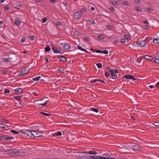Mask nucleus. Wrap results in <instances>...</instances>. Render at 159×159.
<instances>
[{"label": "nucleus", "mask_w": 159, "mask_h": 159, "mask_svg": "<svg viewBox=\"0 0 159 159\" xmlns=\"http://www.w3.org/2000/svg\"><path fill=\"white\" fill-rule=\"evenodd\" d=\"M21 7V5H17L16 6V8L18 9H20Z\"/></svg>", "instance_id": "nucleus-60"}, {"label": "nucleus", "mask_w": 159, "mask_h": 159, "mask_svg": "<svg viewBox=\"0 0 159 159\" xmlns=\"http://www.w3.org/2000/svg\"><path fill=\"white\" fill-rule=\"evenodd\" d=\"M74 34L75 35H79L81 34L80 32L78 30H75L74 32Z\"/></svg>", "instance_id": "nucleus-25"}, {"label": "nucleus", "mask_w": 159, "mask_h": 159, "mask_svg": "<svg viewBox=\"0 0 159 159\" xmlns=\"http://www.w3.org/2000/svg\"><path fill=\"white\" fill-rule=\"evenodd\" d=\"M47 20V19L46 18H43L42 20V23H45L46 20Z\"/></svg>", "instance_id": "nucleus-48"}, {"label": "nucleus", "mask_w": 159, "mask_h": 159, "mask_svg": "<svg viewBox=\"0 0 159 159\" xmlns=\"http://www.w3.org/2000/svg\"><path fill=\"white\" fill-rule=\"evenodd\" d=\"M81 15L79 12H76L74 15V18L76 19L80 18L81 17Z\"/></svg>", "instance_id": "nucleus-10"}, {"label": "nucleus", "mask_w": 159, "mask_h": 159, "mask_svg": "<svg viewBox=\"0 0 159 159\" xmlns=\"http://www.w3.org/2000/svg\"><path fill=\"white\" fill-rule=\"evenodd\" d=\"M61 8L62 9L63 11H65V10L66 9L67 7H65L63 6H60Z\"/></svg>", "instance_id": "nucleus-56"}, {"label": "nucleus", "mask_w": 159, "mask_h": 159, "mask_svg": "<svg viewBox=\"0 0 159 159\" xmlns=\"http://www.w3.org/2000/svg\"><path fill=\"white\" fill-rule=\"evenodd\" d=\"M89 156L88 155L82 156L81 159H89Z\"/></svg>", "instance_id": "nucleus-32"}, {"label": "nucleus", "mask_w": 159, "mask_h": 159, "mask_svg": "<svg viewBox=\"0 0 159 159\" xmlns=\"http://www.w3.org/2000/svg\"><path fill=\"white\" fill-rule=\"evenodd\" d=\"M9 8V7L7 6L4 7V9L6 10H8Z\"/></svg>", "instance_id": "nucleus-62"}, {"label": "nucleus", "mask_w": 159, "mask_h": 159, "mask_svg": "<svg viewBox=\"0 0 159 159\" xmlns=\"http://www.w3.org/2000/svg\"><path fill=\"white\" fill-rule=\"evenodd\" d=\"M59 60L61 61H66L67 60V58L63 56L60 55L59 56Z\"/></svg>", "instance_id": "nucleus-12"}, {"label": "nucleus", "mask_w": 159, "mask_h": 159, "mask_svg": "<svg viewBox=\"0 0 159 159\" xmlns=\"http://www.w3.org/2000/svg\"><path fill=\"white\" fill-rule=\"evenodd\" d=\"M2 61L4 62H7L9 61V60L7 58H4L3 59Z\"/></svg>", "instance_id": "nucleus-47"}, {"label": "nucleus", "mask_w": 159, "mask_h": 159, "mask_svg": "<svg viewBox=\"0 0 159 159\" xmlns=\"http://www.w3.org/2000/svg\"><path fill=\"white\" fill-rule=\"evenodd\" d=\"M77 48L79 50H81L82 51H84V52H88V51H87L85 49H84L82 48L81 47H80V46H77Z\"/></svg>", "instance_id": "nucleus-23"}, {"label": "nucleus", "mask_w": 159, "mask_h": 159, "mask_svg": "<svg viewBox=\"0 0 159 159\" xmlns=\"http://www.w3.org/2000/svg\"><path fill=\"white\" fill-rule=\"evenodd\" d=\"M153 42L154 43L157 44L159 43V39L154 38L153 39Z\"/></svg>", "instance_id": "nucleus-22"}, {"label": "nucleus", "mask_w": 159, "mask_h": 159, "mask_svg": "<svg viewBox=\"0 0 159 159\" xmlns=\"http://www.w3.org/2000/svg\"><path fill=\"white\" fill-rule=\"evenodd\" d=\"M83 39L85 41H89L90 40L88 37H86L83 38Z\"/></svg>", "instance_id": "nucleus-44"}, {"label": "nucleus", "mask_w": 159, "mask_h": 159, "mask_svg": "<svg viewBox=\"0 0 159 159\" xmlns=\"http://www.w3.org/2000/svg\"><path fill=\"white\" fill-rule=\"evenodd\" d=\"M122 78H126L127 79H132L134 80H136L139 79L134 78L133 76L130 75H124Z\"/></svg>", "instance_id": "nucleus-9"}, {"label": "nucleus", "mask_w": 159, "mask_h": 159, "mask_svg": "<svg viewBox=\"0 0 159 159\" xmlns=\"http://www.w3.org/2000/svg\"><path fill=\"white\" fill-rule=\"evenodd\" d=\"M136 43L139 47H142L145 45L146 41L145 40H141L137 42Z\"/></svg>", "instance_id": "nucleus-4"}, {"label": "nucleus", "mask_w": 159, "mask_h": 159, "mask_svg": "<svg viewBox=\"0 0 159 159\" xmlns=\"http://www.w3.org/2000/svg\"><path fill=\"white\" fill-rule=\"evenodd\" d=\"M33 133L34 134V138H38L42 135V133L41 132H37L34 131H33Z\"/></svg>", "instance_id": "nucleus-8"}, {"label": "nucleus", "mask_w": 159, "mask_h": 159, "mask_svg": "<svg viewBox=\"0 0 159 159\" xmlns=\"http://www.w3.org/2000/svg\"><path fill=\"white\" fill-rule=\"evenodd\" d=\"M41 77L40 76H38V77H35V78H33L32 79L33 80H35V81H38L41 78Z\"/></svg>", "instance_id": "nucleus-30"}, {"label": "nucleus", "mask_w": 159, "mask_h": 159, "mask_svg": "<svg viewBox=\"0 0 159 159\" xmlns=\"http://www.w3.org/2000/svg\"><path fill=\"white\" fill-rule=\"evenodd\" d=\"M43 115H44L46 116H50L51 115V114H49V113H43Z\"/></svg>", "instance_id": "nucleus-61"}, {"label": "nucleus", "mask_w": 159, "mask_h": 159, "mask_svg": "<svg viewBox=\"0 0 159 159\" xmlns=\"http://www.w3.org/2000/svg\"><path fill=\"white\" fill-rule=\"evenodd\" d=\"M125 39H121L120 40V41L122 43H125Z\"/></svg>", "instance_id": "nucleus-59"}, {"label": "nucleus", "mask_w": 159, "mask_h": 159, "mask_svg": "<svg viewBox=\"0 0 159 159\" xmlns=\"http://www.w3.org/2000/svg\"><path fill=\"white\" fill-rule=\"evenodd\" d=\"M5 93H10V91L9 89H6L4 90V91Z\"/></svg>", "instance_id": "nucleus-57"}, {"label": "nucleus", "mask_w": 159, "mask_h": 159, "mask_svg": "<svg viewBox=\"0 0 159 159\" xmlns=\"http://www.w3.org/2000/svg\"><path fill=\"white\" fill-rule=\"evenodd\" d=\"M91 110L92 111H94L96 113H98L99 112V110L98 109H96L94 108H92L91 109Z\"/></svg>", "instance_id": "nucleus-26"}, {"label": "nucleus", "mask_w": 159, "mask_h": 159, "mask_svg": "<svg viewBox=\"0 0 159 159\" xmlns=\"http://www.w3.org/2000/svg\"><path fill=\"white\" fill-rule=\"evenodd\" d=\"M111 2L112 4L114 5H117L118 4V2L114 0L112 1H111Z\"/></svg>", "instance_id": "nucleus-31"}, {"label": "nucleus", "mask_w": 159, "mask_h": 159, "mask_svg": "<svg viewBox=\"0 0 159 159\" xmlns=\"http://www.w3.org/2000/svg\"><path fill=\"white\" fill-rule=\"evenodd\" d=\"M111 75H112V77L111 76L109 79L110 80L111 79H116L117 78V74H118V71L116 69L112 70V71H111L110 73Z\"/></svg>", "instance_id": "nucleus-2"}, {"label": "nucleus", "mask_w": 159, "mask_h": 159, "mask_svg": "<svg viewBox=\"0 0 159 159\" xmlns=\"http://www.w3.org/2000/svg\"><path fill=\"white\" fill-rule=\"evenodd\" d=\"M124 37L125 38L128 40H130V37L129 35L127 34H126L125 35Z\"/></svg>", "instance_id": "nucleus-28"}, {"label": "nucleus", "mask_w": 159, "mask_h": 159, "mask_svg": "<svg viewBox=\"0 0 159 159\" xmlns=\"http://www.w3.org/2000/svg\"><path fill=\"white\" fill-rule=\"evenodd\" d=\"M144 58L151 61H152L153 60V58L152 57L148 55L145 56Z\"/></svg>", "instance_id": "nucleus-13"}, {"label": "nucleus", "mask_w": 159, "mask_h": 159, "mask_svg": "<svg viewBox=\"0 0 159 159\" xmlns=\"http://www.w3.org/2000/svg\"><path fill=\"white\" fill-rule=\"evenodd\" d=\"M50 50V47H48L45 48V51L48 52Z\"/></svg>", "instance_id": "nucleus-37"}, {"label": "nucleus", "mask_w": 159, "mask_h": 159, "mask_svg": "<svg viewBox=\"0 0 159 159\" xmlns=\"http://www.w3.org/2000/svg\"><path fill=\"white\" fill-rule=\"evenodd\" d=\"M76 158L78 159H81L82 158V155H80L79 154H77L75 155Z\"/></svg>", "instance_id": "nucleus-41"}, {"label": "nucleus", "mask_w": 159, "mask_h": 159, "mask_svg": "<svg viewBox=\"0 0 159 159\" xmlns=\"http://www.w3.org/2000/svg\"><path fill=\"white\" fill-rule=\"evenodd\" d=\"M13 150H15V151H12L9 152L8 153V155L9 156H14L15 155L19 156L20 155V152L19 151H16V150L15 149H10L7 150H3L2 152H10L12 151Z\"/></svg>", "instance_id": "nucleus-1"}, {"label": "nucleus", "mask_w": 159, "mask_h": 159, "mask_svg": "<svg viewBox=\"0 0 159 159\" xmlns=\"http://www.w3.org/2000/svg\"><path fill=\"white\" fill-rule=\"evenodd\" d=\"M155 60L156 62L157 63H159V55H157L155 57Z\"/></svg>", "instance_id": "nucleus-18"}, {"label": "nucleus", "mask_w": 159, "mask_h": 159, "mask_svg": "<svg viewBox=\"0 0 159 159\" xmlns=\"http://www.w3.org/2000/svg\"><path fill=\"white\" fill-rule=\"evenodd\" d=\"M52 49L54 52L56 53H62V51L60 49H58L57 48L54 47H52Z\"/></svg>", "instance_id": "nucleus-7"}, {"label": "nucleus", "mask_w": 159, "mask_h": 159, "mask_svg": "<svg viewBox=\"0 0 159 159\" xmlns=\"http://www.w3.org/2000/svg\"><path fill=\"white\" fill-rule=\"evenodd\" d=\"M105 76L107 77L108 78L109 76L111 75H110L108 72L107 71H106L105 73Z\"/></svg>", "instance_id": "nucleus-39"}, {"label": "nucleus", "mask_w": 159, "mask_h": 159, "mask_svg": "<svg viewBox=\"0 0 159 159\" xmlns=\"http://www.w3.org/2000/svg\"><path fill=\"white\" fill-rule=\"evenodd\" d=\"M8 71V70H4L2 71V73L3 74H5Z\"/></svg>", "instance_id": "nucleus-63"}, {"label": "nucleus", "mask_w": 159, "mask_h": 159, "mask_svg": "<svg viewBox=\"0 0 159 159\" xmlns=\"http://www.w3.org/2000/svg\"><path fill=\"white\" fill-rule=\"evenodd\" d=\"M105 159H115L114 158H111L110 157H105Z\"/></svg>", "instance_id": "nucleus-64"}, {"label": "nucleus", "mask_w": 159, "mask_h": 159, "mask_svg": "<svg viewBox=\"0 0 159 159\" xmlns=\"http://www.w3.org/2000/svg\"><path fill=\"white\" fill-rule=\"evenodd\" d=\"M102 53L104 54H108V52L107 50H105L102 51Z\"/></svg>", "instance_id": "nucleus-46"}, {"label": "nucleus", "mask_w": 159, "mask_h": 159, "mask_svg": "<svg viewBox=\"0 0 159 159\" xmlns=\"http://www.w3.org/2000/svg\"><path fill=\"white\" fill-rule=\"evenodd\" d=\"M62 135V134L61 132H58L57 133V135L61 136Z\"/></svg>", "instance_id": "nucleus-58"}, {"label": "nucleus", "mask_w": 159, "mask_h": 159, "mask_svg": "<svg viewBox=\"0 0 159 159\" xmlns=\"http://www.w3.org/2000/svg\"><path fill=\"white\" fill-rule=\"evenodd\" d=\"M57 25H61V22L60 21H57L56 23Z\"/></svg>", "instance_id": "nucleus-53"}, {"label": "nucleus", "mask_w": 159, "mask_h": 159, "mask_svg": "<svg viewBox=\"0 0 159 159\" xmlns=\"http://www.w3.org/2000/svg\"><path fill=\"white\" fill-rule=\"evenodd\" d=\"M80 11L82 12H85V9L84 8H81L80 9Z\"/></svg>", "instance_id": "nucleus-50"}, {"label": "nucleus", "mask_w": 159, "mask_h": 159, "mask_svg": "<svg viewBox=\"0 0 159 159\" xmlns=\"http://www.w3.org/2000/svg\"><path fill=\"white\" fill-rule=\"evenodd\" d=\"M22 70L23 71H24V72H24V73H25L26 74V73L30 71V68L29 66H27L25 69H23Z\"/></svg>", "instance_id": "nucleus-15"}, {"label": "nucleus", "mask_w": 159, "mask_h": 159, "mask_svg": "<svg viewBox=\"0 0 159 159\" xmlns=\"http://www.w3.org/2000/svg\"><path fill=\"white\" fill-rule=\"evenodd\" d=\"M24 71H23L22 70V71L19 72V74L20 76H23L24 74H25V73H24Z\"/></svg>", "instance_id": "nucleus-40"}, {"label": "nucleus", "mask_w": 159, "mask_h": 159, "mask_svg": "<svg viewBox=\"0 0 159 159\" xmlns=\"http://www.w3.org/2000/svg\"><path fill=\"white\" fill-rule=\"evenodd\" d=\"M21 131L22 133L26 134V135H28L29 137H30L31 138H34V134L33 133L34 131H33L26 130V131L23 132H22V131Z\"/></svg>", "instance_id": "nucleus-3"}, {"label": "nucleus", "mask_w": 159, "mask_h": 159, "mask_svg": "<svg viewBox=\"0 0 159 159\" xmlns=\"http://www.w3.org/2000/svg\"><path fill=\"white\" fill-rule=\"evenodd\" d=\"M0 139L2 140L7 141L14 139V138L12 137H5V136L2 135L0 136Z\"/></svg>", "instance_id": "nucleus-6"}, {"label": "nucleus", "mask_w": 159, "mask_h": 159, "mask_svg": "<svg viewBox=\"0 0 159 159\" xmlns=\"http://www.w3.org/2000/svg\"><path fill=\"white\" fill-rule=\"evenodd\" d=\"M153 125L159 128V122H155L153 123Z\"/></svg>", "instance_id": "nucleus-29"}, {"label": "nucleus", "mask_w": 159, "mask_h": 159, "mask_svg": "<svg viewBox=\"0 0 159 159\" xmlns=\"http://www.w3.org/2000/svg\"><path fill=\"white\" fill-rule=\"evenodd\" d=\"M133 148L135 150H138L139 146L137 145H134L133 146Z\"/></svg>", "instance_id": "nucleus-24"}, {"label": "nucleus", "mask_w": 159, "mask_h": 159, "mask_svg": "<svg viewBox=\"0 0 159 159\" xmlns=\"http://www.w3.org/2000/svg\"><path fill=\"white\" fill-rule=\"evenodd\" d=\"M67 3L66 2H63L61 3L60 4V6H64L65 7H67Z\"/></svg>", "instance_id": "nucleus-20"}, {"label": "nucleus", "mask_w": 159, "mask_h": 159, "mask_svg": "<svg viewBox=\"0 0 159 159\" xmlns=\"http://www.w3.org/2000/svg\"><path fill=\"white\" fill-rule=\"evenodd\" d=\"M23 92V89L22 88H19L15 89V92L19 93H21Z\"/></svg>", "instance_id": "nucleus-14"}, {"label": "nucleus", "mask_w": 159, "mask_h": 159, "mask_svg": "<svg viewBox=\"0 0 159 159\" xmlns=\"http://www.w3.org/2000/svg\"><path fill=\"white\" fill-rule=\"evenodd\" d=\"M96 65L99 68H101L102 67V64L101 63H98L96 64Z\"/></svg>", "instance_id": "nucleus-33"}, {"label": "nucleus", "mask_w": 159, "mask_h": 159, "mask_svg": "<svg viewBox=\"0 0 159 159\" xmlns=\"http://www.w3.org/2000/svg\"><path fill=\"white\" fill-rule=\"evenodd\" d=\"M88 21L90 22V23L92 24H95V21L92 20H88Z\"/></svg>", "instance_id": "nucleus-51"}, {"label": "nucleus", "mask_w": 159, "mask_h": 159, "mask_svg": "<svg viewBox=\"0 0 159 159\" xmlns=\"http://www.w3.org/2000/svg\"><path fill=\"white\" fill-rule=\"evenodd\" d=\"M107 28L110 30H111L113 29V27L110 25H108L107 27Z\"/></svg>", "instance_id": "nucleus-36"}, {"label": "nucleus", "mask_w": 159, "mask_h": 159, "mask_svg": "<svg viewBox=\"0 0 159 159\" xmlns=\"http://www.w3.org/2000/svg\"><path fill=\"white\" fill-rule=\"evenodd\" d=\"M114 8L113 7H111L109 8L110 11L111 12H113L114 11Z\"/></svg>", "instance_id": "nucleus-54"}, {"label": "nucleus", "mask_w": 159, "mask_h": 159, "mask_svg": "<svg viewBox=\"0 0 159 159\" xmlns=\"http://www.w3.org/2000/svg\"><path fill=\"white\" fill-rule=\"evenodd\" d=\"M21 96H14L13 97V98L16 99L17 101H18L20 104H21V102H22V100L21 99Z\"/></svg>", "instance_id": "nucleus-11"}, {"label": "nucleus", "mask_w": 159, "mask_h": 159, "mask_svg": "<svg viewBox=\"0 0 159 159\" xmlns=\"http://www.w3.org/2000/svg\"><path fill=\"white\" fill-rule=\"evenodd\" d=\"M29 38L30 40H33L34 39V35H30L29 37Z\"/></svg>", "instance_id": "nucleus-42"}, {"label": "nucleus", "mask_w": 159, "mask_h": 159, "mask_svg": "<svg viewBox=\"0 0 159 159\" xmlns=\"http://www.w3.org/2000/svg\"><path fill=\"white\" fill-rule=\"evenodd\" d=\"M10 131L11 132L13 133L16 134H18L19 133V131H17L15 130H10Z\"/></svg>", "instance_id": "nucleus-34"}, {"label": "nucleus", "mask_w": 159, "mask_h": 159, "mask_svg": "<svg viewBox=\"0 0 159 159\" xmlns=\"http://www.w3.org/2000/svg\"><path fill=\"white\" fill-rule=\"evenodd\" d=\"M96 156H89V159H95Z\"/></svg>", "instance_id": "nucleus-35"}, {"label": "nucleus", "mask_w": 159, "mask_h": 159, "mask_svg": "<svg viewBox=\"0 0 159 159\" xmlns=\"http://www.w3.org/2000/svg\"><path fill=\"white\" fill-rule=\"evenodd\" d=\"M92 81L93 83H95L96 82H100L102 83H104V81L103 80H100V79H95V80H93V81Z\"/></svg>", "instance_id": "nucleus-19"}, {"label": "nucleus", "mask_w": 159, "mask_h": 159, "mask_svg": "<svg viewBox=\"0 0 159 159\" xmlns=\"http://www.w3.org/2000/svg\"><path fill=\"white\" fill-rule=\"evenodd\" d=\"M95 51L97 53H102V51L99 50H95Z\"/></svg>", "instance_id": "nucleus-52"}, {"label": "nucleus", "mask_w": 159, "mask_h": 159, "mask_svg": "<svg viewBox=\"0 0 159 159\" xmlns=\"http://www.w3.org/2000/svg\"><path fill=\"white\" fill-rule=\"evenodd\" d=\"M48 101H46L44 103L42 104H40L39 105H41L43 106H45L47 103L48 102Z\"/></svg>", "instance_id": "nucleus-49"}, {"label": "nucleus", "mask_w": 159, "mask_h": 159, "mask_svg": "<svg viewBox=\"0 0 159 159\" xmlns=\"http://www.w3.org/2000/svg\"><path fill=\"white\" fill-rule=\"evenodd\" d=\"M123 4L126 6H128L129 5L128 4V2L126 1H123Z\"/></svg>", "instance_id": "nucleus-45"}, {"label": "nucleus", "mask_w": 159, "mask_h": 159, "mask_svg": "<svg viewBox=\"0 0 159 159\" xmlns=\"http://www.w3.org/2000/svg\"><path fill=\"white\" fill-rule=\"evenodd\" d=\"M70 47V45L69 44H66L64 45V48L65 49H69Z\"/></svg>", "instance_id": "nucleus-17"}, {"label": "nucleus", "mask_w": 159, "mask_h": 159, "mask_svg": "<svg viewBox=\"0 0 159 159\" xmlns=\"http://www.w3.org/2000/svg\"><path fill=\"white\" fill-rule=\"evenodd\" d=\"M146 11H147V12H151L152 11V9L150 8H149V7L147 8L146 9Z\"/></svg>", "instance_id": "nucleus-43"}, {"label": "nucleus", "mask_w": 159, "mask_h": 159, "mask_svg": "<svg viewBox=\"0 0 159 159\" xmlns=\"http://www.w3.org/2000/svg\"><path fill=\"white\" fill-rule=\"evenodd\" d=\"M134 8L137 11H142V8L138 6H136L134 7Z\"/></svg>", "instance_id": "nucleus-21"}, {"label": "nucleus", "mask_w": 159, "mask_h": 159, "mask_svg": "<svg viewBox=\"0 0 159 159\" xmlns=\"http://www.w3.org/2000/svg\"><path fill=\"white\" fill-rule=\"evenodd\" d=\"M58 70L60 72L63 73L65 70L64 69H63L61 67L59 68Z\"/></svg>", "instance_id": "nucleus-38"}, {"label": "nucleus", "mask_w": 159, "mask_h": 159, "mask_svg": "<svg viewBox=\"0 0 159 159\" xmlns=\"http://www.w3.org/2000/svg\"><path fill=\"white\" fill-rule=\"evenodd\" d=\"M77 153H81L84 154H89L90 155H96L97 154V153L94 151H90L89 152H77Z\"/></svg>", "instance_id": "nucleus-5"}, {"label": "nucleus", "mask_w": 159, "mask_h": 159, "mask_svg": "<svg viewBox=\"0 0 159 159\" xmlns=\"http://www.w3.org/2000/svg\"><path fill=\"white\" fill-rule=\"evenodd\" d=\"M107 70L109 71L110 73L111 72V71H112V70H111L110 68L109 67H107Z\"/></svg>", "instance_id": "nucleus-55"}, {"label": "nucleus", "mask_w": 159, "mask_h": 159, "mask_svg": "<svg viewBox=\"0 0 159 159\" xmlns=\"http://www.w3.org/2000/svg\"><path fill=\"white\" fill-rule=\"evenodd\" d=\"M15 23L17 25H19L20 23V20L18 18H16L15 19Z\"/></svg>", "instance_id": "nucleus-16"}, {"label": "nucleus", "mask_w": 159, "mask_h": 159, "mask_svg": "<svg viewBox=\"0 0 159 159\" xmlns=\"http://www.w3.org/2000/svg\"><path fill=\"white\" fill-rule=\"evenodd\" d=\"M98 38L100 40H103L104 39V36L102 35H98Z\"/></svg>", "instance_id": "nucleus-27"}]
</instances>
